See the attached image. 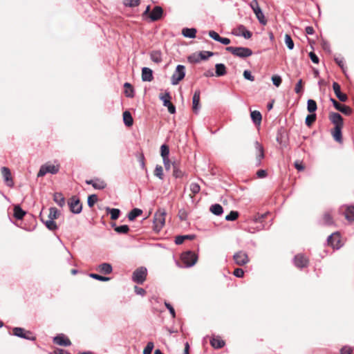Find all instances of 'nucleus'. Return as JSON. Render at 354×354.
Returning <instances> with one entry per match:
<instances>
[{
	"mask_svg": "<svg viewBox=\"0 0 354 354\" xmlns=\"http://www.w3.org/2000/svg\"><path fill=\"white\" fill-rule=\"evenodd\" d=\"M243 77L245 80L253 82L254 80V77L252 75L251 72L248 70H245L243 71Z\"/></svg>",
	"mask_w": 354,
	"mask_h": 354,
	"instance_id": "nucleus-59",
	"label": "nucleus"
},
{
	"mask_svg": "<svg viewBox=\"0 0 354 354\" xmlns=\"http://www.w3.org/2000/svg\"><path fill=\"white\" fill-rule=\"evenodd\" d=\"M208 35L209 36L213 39L214 40L216 41H220V39L221 37L219 36V35L214 31V30H210L209 32H208Z\"/></svg>",
	"mask_w": 354,
	"mask_h": 354,
	"instance_id": "nucleus-61",
	"label": "nucleus"
},
{
	"mask_svg": "<svg viewBox=\"0 0 354 354\" xmlns=\"http://www.w3.org/2000/svg\"><path fill=\"white\" fill-rule=\"evenodd\" d=\"M316 120V114L312 113L308 115L305 120V123L308 127H310L311 124Z\"/></svg>",
	"mask_w": 354,
	"mask_h": 354,
	"instance_id": "nucleus-53",
	"label": "nucleus"
},
{
	"mask_svg": "<svg viewBox=\"0 0 354 354\" xmlns=\"http://www.w3.org/2000/svg\"><path fill=\"white\" fill-rule=\"evenodd\" d=\"M154 347L153 342H149L144 348L143 354H151V351Z\"/></svg>",
	"mask_w": 354,
	"mask_h": 354,
	"instance_id": "nucleus-57",
	"label": "nucleus"
},
{
	"mask_svg": "<svg viewBox=\"0 0 354 354\" xmlns=\"http://www.w3.org/2000/svg\"><path fill=\"white\" fill-rule=\"evenodd\" d=\"M250 7L254 12L257 18L258 19L259 23L263 25H266L267 23V20L265 19V16L259 6L257 0H252L250 3Z\"/></svg>",
	"mask_w": 354,
	"mask_h": 354,
	"instance_id": "nucleus-6",
	"label": "nucleus"
},
{
	"mask_svg": "<svg viewBox=\"0 0 354 354\" xmlns=\"http://www.w3.org/2000/svg\"><path fill=\"white\" fill-rule=\"evenodd\" d=\"M239 216V212L236 211H231L229 214L225 216L226 221H235Z\"/></svg>",
	"mask_w": 354,
	"mask_h": 354,
	"instance_id": "nucleus-55",
	"label": "nucleus"
},
{
	"mask_svg": "<svg viewBox=\"0 0 354 354\" xmlns=\"http://www.w3.org/2000/svg\"><path fill=\"white\" fill-rule=\"evenodd\" d=\"M228 52H230L234 56L246 58L252 55V51L250 48L247 47H234L228 46L225 48Z\"/></svg>",
	"mask_w": 354,
	"mask_h": 354,
	"instance_id": "nucleus-1",
	"label": "nucleus"
},
{
	"mask_svg": "<svg viewBox=\"0 0 354 354\" xmlns=\"http://www.w3.org/2000/svg\"><path fill=\"white\" fill-rule=\"evenodd\" d=\"M166 212L164 209H158L153 216V230L159 232L163 227L165 221Z\"/></svg>",
	"mask_w": 354,
	"mask_h": 354,
	"instance_id": "nucleus-3",
	"label": "nucleus"
},
{
	"mask_svg": "<svg viewBox=\"0 0 354 354\" xmlns=\"http://www.w3.org/2000/svg\"><path fill=\"white\" fill-rule=\"evenodd\" d=\"M68 203L70 210L73 214H77L82 212V205L80 203V199L77 196H72L70 198Z\"/></svg>",
	"mask_w": 354,
	"mask_h": 354,
	"instance_id": "nucleus-9",
	"label": "nucleus"
},
{
	"mask_svg": "<svg viewBox=\"0 0 354 354\" xmlns=\"http://www.w3.org/2000/svg\"><path fill=\"white\" fill-rule=\"evenodd\" d=\"M124 94L127 97H133L134 96V89L131 84L129 82H125L124 84Z\"/></svg>",
	"mask_w": 354,
	"mask_h": 354,
	"instance_id": "nucleus-42",
	"label": "nucleus"
},
{
	"mask_svg": "<svg viewBox=\"0 0 354 354\" xmlns=\"http://www.w3.org/2000/svg\"><path fill=\"white\" fill-rule=\"evenodd\" d=\"M160 99L162 101L163 106L167 107L168 111L171 114L176 113V106L170 102L171 95L167 92L164 95L160 96Z\"/></svg>",
	"mask_w": 354,
	"mask_h": 354,
	"instance_id": "nucleus-10",
	"label": "nucleus"
},
{
	"mask_svg": "<svg viewBox=\"0 0 354 354\" xmlns=\"http://www.w3.org/2000/svg\"><path fill=\"white\" fill-rule=\"evenodd\" d=\"M345 217L349 221H354V205L347 206L345 212Z\"/></svg>",
	"mask_w": 354,
	"mask_h": 354,
	"instance_id": "nucleus-41",
	"label": "nucleus"
},
{
	"mask_svg": "<svg viewBox=\"0 0 354 354\" xmlns=\"http://www.w3.org/2000/svg\"><path fill=\"white\" fill-rule=\"evenodd\" d=\"M97 196L96 194H91L88 197L87 204L89 207H92L97 201Z\"/></svg>",
	"mask_w": 354,
	"mask_h": 354,
	"instance_id": "nucleus-52",
	"label": "nucleus"
},
{
	"mask_svg": "<svg viewBox=\"0 0 354 354\" xmlns=\"http://www.w3.org/2000/svg\"><path fill=\"white\" fill-rule=\"evenodd\" d=\"M106 212L107 214H110L111 218L112 220H116L119 218L120 214V210L116 208L106 207Z\"/></svg>",
	"mask_w": 354,
	"mask_h": 354,
	"instance_id": "nucleus-37",
	"label": "nucleus"
},
{
	"mask_svg": "<svg viewBox=\"0 0 354 354\" xmlns=\"http://www.w3.org/2000/svg\"><path fill=\"white\" fill-rule=\"evenodd\" d=\"M343 127H335L334 129L331 131V134L333 139L339 142L342 143L343 142L342 129Z\"/></svg>",
	"mask_w": 354,
	"mask_h": 354,
	"instance_id": "nucleus-22",
	"label": "nucleus"
},
{
	"mask_svg": "<svg viewBox=\"0 0 354 354\" xmlns=\"http://www.w3.org/2000/svg\"><path fill=\"white\" fill-rule=\"evenodd\" d=\"M233 259L239 266H244L249 262L247 253L241 250L236 252L233 256Z\"/></svg>",
	"mask_w": 354,
	"mask_h": 354,
	"instance_id": "nucleus-11",
	"label": "nucleus"
},
{
	"mask_svg": "<svg viewBox=\"0 0 354 354\" xmlns=\"http://www.w3.org/2000/svg\"><path fill=\"white\" fill-rule=\"evenodd\" d=\"M86 183L87 185H91L94 189L99 190L104 189L106 187L105 181L100 178L86 180Z\"/></svg>",
	"mask_w": 354,
	"mask_h": 354,
	"instance_id": "nucleus-15",
	"label": "nucleus"
},
{
	"mask_svg": "<svg viewBox=\"0 0 354 354\" xmlns=\"http://www.w3.org/2000/svg\"><path fill=\"white\" fill-rule=\"evenodd\" d=\"M195 238V235L194 234H187V235H178L175 238V243L176 245L182 244L185 240H192Z\"/></svg>",
	"mask_w": 354,
	"mask_h": 354,
	"instance_id": "nucleus-34",
	"label": "nucleus"
},
{
	"mask_svg": "<svg viewBox=\"0 0 354 354\" xmlns=\"http://www.w3.org/2000/svg\"><path fill=\"white\" fill-rule=\"evenodd\" d=\"M142 214V210L138 208H133L127 215L129 221H132Z\"/></svg>",
	"mask_w": 354,
	"mask_h": 354,
	"instance_id": "nucleus-38",
	"label": "nucleus"
},
{
	"mask_svg": "<svg viewBox=\"0 0 354 354\" xmlns=\"http://www.w3.org/2000/svg\"><path fill=\"white\" fill-rule=\"evenodd\" d=\"M160 154L162 158H169V149L167 145H162L160 147Z\"/></svg>",
	"mask_w": 354,
	"mask_h": 354,
	"instance_id": "nucleus-50",
	"label": "nucleus"
},
{
	"mask_svg": "<svg viewBox=\"0 0 354 354\" xmlns=\"http://www.w3.org/2000/svg\"><path fill=\"white\" fill-rule=\"evenodd\" d=\"M317 109V103L314 100L309 99L307 101V110L309 113H313Z\"/></svg>",
	"mask_w": 354,
	"mask_h": 354,
	"instance_id": "nucleus-45",
	"label": "nucleus"
},
{
	"mask_svg": "<svg viewBox=\"0 0 354 354\" xmlns=\"http://www.w3.org/2000/svg\"><path fill=\"white\" fill-rule=\"evenodd\" d=\"M12 331L13 335L18 337L31 341H35L36 339V337L32 335V332L26 330L23 328L15 327L13 328Z\"/></svg>",
	"mask_w": 354,
	"mask_h": 354,
	"instance_id": "nucleus-7",
	"label": "nucleus"
},
{
	"mask_svg": "<svg viewBox=\"0 0 354 354\" xmlns=\"http://www.w3.org/2000/svg\"><path fill=\"white\" fill-rule=\"evenodd\" d=\"M111 226L114 227V230L118 234H126L129 231V227L127 225L117 226L115 223H112Z\"/></svg>",
	"mask_w": 354,
	"mask_h": 354,
	"instance_id": "nucleus-35",
	"label": "nucleus"
},
{
	"mask_svg": "<svg viewBox=\"0 0 354 354\" xmlns=\"http://www.w3.org/2000/svg\"><path fill=\"white\" fill-rule=\"evenodd\" d=\"M215 69L216 76L217 77L223 76L227 73L226 67L223 64H216Z\"/></svg>",
	"mask_w": 354,
	"mask_h": 354,
	"instance_id": "nucleus-36",
	"label": "nucleus"
},
{
	"mask_svg": "<svg viewBox=\"0 0 354 354\" xmlns=\"http://www.w3.org/2000/svg\"><path fill=\"white\" fill-rule=\"evenodd\" d=\"M140 3V0H126L124 2L125 6L129 7H135L138 6Z\"/></svg>",
	"mask_w": 354,
	"mask_h": 354,
	"instance_id": "nucleus-60",
	"label": "nucleus"
},
{
	"mask_svg": "<svg viewBox=\"0 0 354 354\" xmlns=\"http://www.w3.org/2000/svg\"><path fill=\"white\" fill-rule=\"evenodd\" d=\"M123 122L124 124L128 127H131L133 125V120L129 111H125L123 113Z\"/></svg>",
	"mask_w": 354,
	"mask_h": 354,
	"instance_id": "nucleus-32",
	"label": "nucleus"
},
{
	"mask_svg": "<svg viewBox=\"0 0 354 354\" xmlns=\"http://www.w3.org/2000/svg\"><path fill=\"white\" fill-rule=\"evenodd\" d=\"M272 82L274 86L279 87L281 84L282 80L279 75H274L272 77Z\"/></svg>",
	"mask_w": 354,
	"mask_h": 354,
	"instance_id": "nucleus-58",
	"label": "nucleus"
},
{
	"mask_svg": "<svg viewBox=\"0 0 354 354\" xmlns=\"http://www.w3.org/2000/svg\"><path fill=\"white\" fill-rule=\"evenodd\" d=\"M182 34L185 37L193 39L196 37V29L194 28H185L182 30Z\"/></svg>",
	"mask_w": 354,
	"mask_h": 354,
	"instance_id": "nucleus-33",
	"label": "nucleus"
},
{
	"mask_svg": "<svg viewBox=\"0 0 354 354\" xmlns=\"http://www.w3.org/2000/svg\"><path fill=\"white\" fill-rule=\"evenodd\" d=\"M173 176L178 178L183 176V171L180 169L179 162L177 161L172 162Z\"/></svg>",
	"mask_w": 354,
	"mask_h": 354,
	"instance_id": "nucleus-28",
	"label": "nucleus"
},
{
	"mask_svg": "<svg viewBox=\"0 0 354 354\" xmlns=\"http://www.w3.org/2000/svg\"><path fill=\"white\" fill-rule=\"evenodd\" d=\"M53 201L61 207H64L66 204L65 198L60 192H56L54 194Z\"/></svg>",
	"mask_w": 354,
	"mask_h": 354,
	"instance_id": "nucleus-27",
	"label": "nucleus"
},
{
	"mask_svg": "<svg viewBox=\"0 0 354 354\" xmlns=\"http://www.w3.org/2000/svg\"><path fill=\"white\" fill-rule=\"evenodd\" d=\"M200 94L199 90L195 91L192 97V109L195 113H198L200 110Z\"/></svg>",
	"mask_w": 354,
	"mask_h": 354,
	"instance_id": "nucleus-21",
	"label": "nucleus"
},
{
	"mask_svg": "<svg viewBox=\"0 0 354 354\" xmlns=\"http://www.w3.org/2000/svg\"><path fill=\"white\" fill-rule=\"evenodd\" d=\"M181 260L187 268H190L197 262L198 255L196 252L188 250L182 254Z\"/></svg>",
	"mask_w": 354,
	"mask_h": 354,
	"instance_id": "nucleus-2",
	"label": "nucleus"
},
{
	"mask_svg": "<svg viewBox=\"0 0 354 354\" xmlns=\"http://www.w3.org/2000/svg\"><path fill=\"white\" fill-rule=\"evenodd\" d=\"M185 76V67L183 65L178 64L174 73L171 77V83L172 85H176Z\"/></svg>",
	"mask_w": 354,
	"mask_h": 354,
	"instance_id": "nucleus-5",
	"label": "nucleus"
},
{
	"mask_svg": "<svg viewBox=\"0 0 354 354\" xmlns=\"http://www.w3.org/2000/svg\"><path fill=\"white\" fill-rule=\"evenodd\" d=\"M308 260L301 254L295 255L294 258V264L299 268H303L308 266Z\"/></svg>",
	"mask_w": 354,
	"mask_h": 354,
	"instance_id": "nucleus-16",
	"label": "nucleus"
},
{
	"mask_svg": "<svg viewBox=\"0 0 354 354\" xmlns=\"http://www.w3.org/2000/svg\"><path fill=\"white\" fill-rule=\"evenodd\" d=\"M214 55V53L211 51H205L203 50L199 52L197 54H193L189 57V59L194 62H199L201 60H206L209 57H212Z\"/></svg>",
	"mask_w": 354,
	"mask_h": 354,
	"instance_id": "nucleus-12",
	"label": "nucleus"
},
{
	"mask_svg": "<svg viewBox=\"0 0 354 354\" xmlns=\"http://www.w3.org/2000/svg\"><path fill=\"white\" fill-rule=\"evenodd\" d=\"M328 244L331 245L333 248H336L337 249L340 247V239H339V234L338 232H334L331 234L327 238Z\"/></svg>",
	"mask_w": 354,
	"mask_h": 354,
	"instance_id": "nucleus-14",
	"label": "nucleus"
},
{
	"mask_svg": "<svg viewBox=\"0 0 354 354\" xmlns=\"http://www.w3.org/2000/svg\"><path fill=\"white\" fill-rule=\"evenodd\" d=\"M285 44L289 50L294 48V42L290 35L286 34L285 35Z\"/></svg>",
	"mask_w": 354,
	"mask_h": 354,
	"instance_id": "nucleus-49",
	"label": "nucleus"
},
{
	"mask_svg": "<svg viewBox=\"0 0 354 354\" xmlns=\"http://www.w3.org/2000/svg\"><path fill=\"white\" fill-rule=\"evenodd\" d=\"M59 171V166L51 164H45L41 166L39 171L37 174V177H42L47 173L56 174Z\"/></svg>",
	"mask_w": 354,
	"mask_h": 354,
	"instance_id": "nucleus-8",
	"label": "nucleus"
},
{
	"mask_svg": "<svg viewBox=\"0 0 354 354\" xmlns=\"http://www.w3.org/2000/svg\"><path fill=\"white\" fill-rule=\"evenodd\" d=\"M150 58L152 62L156 64L162 62V53L160 50H153L150 53Z\"/></svg>",
	"mask_w": 354,
	"mask_h": 354,
	"instance_id": "nucleus-29",
	"label": "nucleus"
},
{
	"mask_svg": "<svg viewBox=\"0 0 354 354\" xmlns=\"http://www.w3.org/2000/svg\"><path fill=\"white\" fill-rule=\"evenodd\" d=\"M333 89L339 101L344 102L348 100L347 95L342 93L340 85L337 82H334L333 83Z\"/></svg>",
	"mask_w": 354,
	"mask_h": 354,
	"instance_id": "nucleus-18",
	"label": "nucleus"
},
{
	"mask_svg": "<svg viewBox=\"0 0 354 354\" xmlns=\"http://www.w3.org/2000/svg\"><path fill=\"white\" fill-rule=\"evenodd\" d=\"M99 270L104 274H109L112 272V266L109 263H103L99 265Z\"/></svg>",
	"mask_w": 354,
	"mask_h": 354,
	"instance_id": "nucleus-31",
	"label": "nucleus"
},
{
	"mask_svg": "<svg viewBox=\"0 0 354 354\" xmlns=\"http://www.w3.org/2000/svg\"><path fill=\"white\" fill-rule=\"evenodd\" d=\"M89 277H91L92 279H96V280H98V281H109L110 279L109 277H103V276H101L100 274H95V273H91L89 274Z\"/></svg>",
	"mask_w": 354,
	"mask_h": 354,
	"instance_id": "nucleus-54",
	"label": "nucleus"
},
{
	"mask_svg": "<svg viewBox=\"0 0 354 354\" xmlns=\"http://www.w3.org/2000/svg\"><path fill=\"white\" fill-rule=\"evenodd\" d=\"M147 269L141 266L136 269L132 274V281L138 284H142L147 278Z\"/></svg>",
	"mask_w": 354,
	"mask_h": 354,
	"instance_id": "nucleus-4",
	"label": "nucleus"
},
{
	"mask_svg": "<svg viewBox=\"0 0 354 354\" xmlns=\"http://www.w3.org/2000/svg\"><path fill=\"white\" fill-rule=\"evenodd\" d=\"M210 344L214 348H221L224 346L225 342L219 337H213L210 340Z\"/></svg>",
	"mask_w": 354,
	"mask_h": 354,
	"instance_id": "nucleus-40",
	"label": "nucleus"
},
{
	"mask_svg": "<svg viewBox=\"0 0 354 354\" xmlns=\"http://www.w3.org/2000/svg\"><path fill=\"white\" fill-rule=\"evenodd\" d=\"M352 352L353 349L348 346H344L340 350V354H351Z\"/></svg>",
	"mask_w": 354,
	"mask_h": 354,
	"instance_id": "nucleus-64",
	"label": "nucleus"
},
{
	"mask_svg": "<svg viewBox=\"0 0 354 354\" xmlns=\"http://www.w3.org/2000/svg\"><path fill=\"white\" fill-rule=\"evenodd\" d=\"M53 342L57 345L63 346H69L71 345V342L69 339L65 337L64 335L59 334L53 338Z\"/></svg>",
	"mask_w": 354,
	"mask_h": 354,
	"instance_id": "nucleus-19",
	"label": "nucleus"
},
{
	"mask_svg": "<svg viewBox=\"0 0 354 354\" xmlns=\"http://www.w3.org/2000/svg\"><path fill=\"white\" fill-rule=\"evenodd\" d=\"M323 223L326 225H331L334 223L333 218L328 212L324 213L323 216Z\"/></svg>",
	"mask_w": 354,
	"mask_h": 354,
	"instance_id": "nucleus-46",
	"label": "nucleus"
},
{
	"mask_svg": "<svg viewBox=\"0 0 354 354\" xmlns=\"http://www.w3.org/2000/svg\"><path fill=\"white\" fill-rule=\"evenodd\" d=\"M250 116H251V119H252V122L255 124H261V120H262V115H261V113L259 111H252L251 114H250Z\"/></svg>",
	"mask_w": 354,
	"mask_h": 354,
	"instance_id": "nucleus-39",
	"label": "nucleus"
},
{
	"mask_svg": "<svg viewBox=\"0 0 354 354\" xmlns=\"http://www.w3.org/2000/svg\"><path fill=\"white\" fill-rule=\"evenodd\" d=\"M39 217H40V220L41 221L45 224L46 227L50 231H55L56 230L58 227L56 224V223L54 221V220H46L45 221L42 216H41V212L39 214Z\"/></svg>",
	"mask_w": 354,
	"mask_h": 354,
	"instance_id": "nucleus-26",
	"label": "nucleus"
},
{
	"mask_svg": "<svg viewBox=\"0 0 354 354\" xmlns=\"http://www.w3.org/2000/svg\"><path fill=\"white\" fill-rule=\"evenodd\" d=\"M153 79V71L148 67H143L142 68V80L143 82H151Z\"/></svg>",
	"mask_w": 354,
	"mask_h": 354,
	"instance_id": "nucleus-23",
	"label": "nucleus"
},
{
	"mask_svg": "<svg viewBox=\"0 0 354 354\" xmlns=\"http://www.w3.org/2000/svg\"><path fill=\"white\" fill-rule=\"evenodd\" d=\"M210 212L216 216H220L223 212V207L220 204H214L210 207Z\"/></svg>",
	"mask_w": 354,
	"mask_h": 354,
	"instance_id": "nucleus-44",
	"label": "nucleus"
},
{
	"mask_svg": "<svg viewBox=\"0 0 354 354\" xmlns=\"http://www.w3.org/2000/svg\"><path fill=\"white\" fill-rule=\"evenodd\" d=\"M254 147L257 151V157H256V162L255 165L257 167H259L261 164L262 159L264 158V149L263 147L258 142L255 141Z\"/></svg>",
	"mask_w": 354,
	"mask_h": 354,
	"instance_id": "nucleus-13",
	"label": "nucleus"
},
{
	"mask_svg": "<svg viewBox=\"0 0 354 354\" xmlns=\"http://www.w3.org/2000/svg\"><path fill=\"white\" fill-rule=\"evenodd\" d=\"M268 213L262 214H257L252 217V221L255 223H260V225L257 226V230H261L264 228V225L262 224L263 219L267 216Z\"/></svg>",
	"mask_w": 354,
	"mask_h": 354,
	"instance_id": "nucleus-25",
	"label": "nucleus"
},
{
	"mask_svg": "<svg viewBox=\"0 0 354 354\" xmlns=\"http://www.w3.org/2000/svg\"><path fill=\"white\" fill-rule=\"evenodd\" d=\"M335 108L346 115H350L353 112L352 109L349 106L342 104L339 102L336 104Z\"/></svg>",
	"mask_w": 354,
	"mask_h": 354,
	"instance_id": "nucleus-30",
	"label": "nucleus"
},
{
	"mask_svg": "<svg viewBox=\"0 0 354 354\" xmlns=\"http://www.w3.org/2000/svg\"><path fill=\"white\" fill-rule=\"evenodd\" d=\"M189 189L192 192V194H198L200 190L201 187L200 185L196 183H192L189 185Z\"/></svg>",
	"mask_w": 354,
	"mask_h": 354,
	"instance_id": "nucleus-56",
	"label": "nucleus"
},
{
	"mask_svg": "<svg viewBox=\"0 0 354 354\" xmlns=\"http://www.w3.org/2000/svg\"><path fill=\"white\" fill-rule=\"evenodd\" d=\"M26 214V212L24 211L19 205L15 206L14 207V216L18 220H21L24 218Z\"/></svg>",
	"mask_w": 354,
	"mask_h": 354,
	"instance_id": "nucleus-43",
	"label": "nucleus"
},
{
	"mask_svg": "<svg viewBox=\"0 0 354 354\" xmlns=\"http://www.w3.org/2000/svg\"><path fill=\"white\" fill-rule=\"evenodd\" d=\"M163 10L160 6H155L150 14V18L152 21L160 19L162 15Z\"/></svg>",
	"mask_w": 354,
	"mask_h": 354,
	"instance_id": "nucleus-24",
	"label": "nucleus"
},
{
	"mask_svg": "<svg viewBox=\"0 0 354 354\" xmlns=\"http://www.w3.org/2000/svg\"><path fill=\"white\" fill-rule=\"evenodd\" d=\"M59 216V211L56 207H50L49 209L48 219L55 220Z\"/></svg>",
	"mask_w": 354,
	"mask_h": 354,
	"instance_id": "nucleus-48",
	"label": "nucleus"
},
{
	"mask_svg": "<svg viewBox=\"0 0 354 354\" xmlns=\"http://www.w3.org/2000/svg\"><path fill=\"white\" fill-rule=\"evenodd\" d=\"M1 174L3 179L8 187H12L14 185L13 180L12 179L11 173L8 167H1Z\"/></svg>",
	"mask_w": 354,
	"mask_h": 354,
	"instance_id": "nucleus-20",
	"label": "nucleus"
},
{
	"mask_svg": "<svg viewBox=\"0 0 354 354\" xmlns=\"http://www.w3.org/2000/svg\"><path fill=\"white\" fill-rule=\"evenodd\" d=\"M239 29L242 30L243 31L241 32V33L237 34V35H241L245 39H250L252 37V32L250 31L246 30L245 28L244 27V26H243V25L239 26Z\"/></svg>",
	"mask_w": 354,
	"mask_h": 354,
	"instance_id": "nucleus-47",
	"label": "nucleus"
},
{
	"mask_svg": "<svg viewBox=\"0 0 354 354\" xmlns=\"http://www.w3.org/2000/svg\"><path fill=\"white\" fill-rule=\"evenodd\" d=\"M134 290L136 295L144 296L146 294V290L140 287L135 286Z\"/></svg>",
	"mask_w": 354,
	"mask_h": 354,
	"instance_id": "nucleus-62",
	"label": "nucleus"
},
{
	"mask_svg": "<svg viewBox=\"0 0 354 354\" xmlns=\"http://www.w3.org/2000/svg\"><path fill=\"white\" fill-rule=\"evenodd\" d=\"M302 84H303L302 80L300 79L297 82V83L296 84L295 87V91L296 93L299 94V93H300L301 92Z\"/></svg>",
	"mask_w": 354,
	"mask_h": 354,
	"instance_id": "nucleus-63",
	"label": "nucleus"
},
{
	"mask_svg": "<svg viewBox=\"0 0 354 354\" xmlns=\"http://www.w3.org/2000/svg\"><path fill=\"white\" fill-rule=\"evenodd\" d=\"M329 120L335 125V127H343V118L336 112H332L329 114Z\"/></svg>",
	"mask_w": 354,
	"mask_h": 354,
	"instance_id": "nucleus-17",
	"label": "nucleus"
},
{
	"mask_svg": "<svg viewBox=\"0 0 354 354\" xmlns=\"http://www.w3.org/2000/svg\"><path fill=\"white\" fill-rule=\"evenodd\" d=\"M154 175L159 179H163V169L160 165H157L154 170Z\"/></svg>",
	"mask_w": 354,
	"mask_h": 354,
	"instance_id": "nucleus-51",
	"label": "nucleus"
}]
</instances>
